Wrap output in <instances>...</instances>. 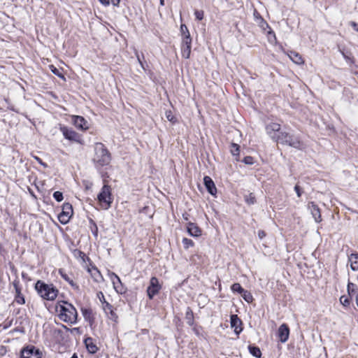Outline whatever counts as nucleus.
<instances>
[{
	"mask_svg": "<svg viewBox=\"0 0 358 358\" xmlns=\"http://www.w3.org/2000/svg\"><path fill=\"white\" fill-rule=\"evenodd\" d=\"M340 302L344 306H348L350 305V299L346 296H341Z\"/></svg>",
	"mask_w": 358,
	"mask_h": 358,
	"instance_id": "4c0bfd02",
	"label": "nucleus"
},
{
	"mask_svg": "<svg viewBox=\"0 0 358 358\" xmlns=\"http://www.w3.org/2000/svg\"><path fill=\"white\" fill-rule=\"evenodd\" d=\"M275 141L283 145H287L299 150H302L305 148L304 144L300 141L298 138L294 137L287 132H280L278 135Z\"/></svg>",
	"mask_w": 358,
	"mask_h": 358,
	"instance_id": "20e7f679",
	"label": "nucleus"
},
{
	"mask_svg": "<svg viewBox=\"0 0 358 358\" xmlns=\"http://www.w3.org/2000/svg\"><path fill=\"white\" fill-rule=\"evenodd\" d=\"M59 273L62 277V278L67 281L71 285V287L78 288V286L76 285V283H74L73 279L68 274H66L62 269H60L59 271Z\"/></svg>",
	"mask_w": 358,
	"mask_h": 358,
	"instance_id": "393cba45",
	"label": "nucleus"
},
{
	"mask_svg": "<svg viewBox=\"0 0 358 358\" xmlns=\"http://www.w3.org/2000/svg\"><path fill=\"white\" fill-rule=\"evenodd\" d=\"M73 214V208L69 203L63 204L62 210L58 215V220L62 224H66Z\"/></svg>",
	"mask_w": 358,
	"mask_h": 358,
	"instance_id": "423d86ee",
	"label": "nucleus"
},
{
	"mask_svg": "<svg viewBox=\"0 0 358 358\" xmlns=\"http://www.w3.org/2000/svg\"><path fill=\"white\" fill-rule=\"evenodd\" d=\"M97 199L101 208L104 210L108 209L111 206L113 200L110 187L108 185H104L98 194Z\"/></svg>",
	"mask_w": 358,
	"mask_h": 358,
	"instance_id": "39448f33",
	"label": "nucleus"
},
{
	"mask_svg": "<svg viewBox=\"0 0 358 358\" xmlns=\"http://www.w3.org/2000/svg\"><path fill=\"white\" fill-rule=\"evenodd\" d=\"M349 262L350 263L351 269L353 271H358V254H351L349 257Z\"/></svg>",
	"mask_w": 358,
	"mask_h": 358,
	"instance_id": "4be33fe9",
	"label": "nucleus"
},
{
	"mask_svg": "<svg viewBox=\"0 0 358 358\" xmlns=\"http://www.w3.org/2000/svg\"><path fill=\"white\" fill-rule=\"evenodd\" d=\"M242 322L236 315L231 316V326L234 329V332L238 335L243 330L241 327Z\"/></svg>",
	"mask_w": 358,
	"mask_h": 358,
	"instance_id": "4468645a",
	"label": "nucleus"
},
{
	"mask_svg": "<svg viewBox=\"0 0 358 358\" xmlns=\"http://www.w3.org/2000/svg\"><path fill=\"white\" fill-rule=\"evenodd\" d=\"M240 146L236 143H231L230 147L231 153L236 157L239 155Z\"/></svg>",
	"mask_w": 358,
	"mask_h": 358,
	"instance_id": "cd10ccee",
	"label": "nucleus"
},
{
	"mask_svg": "<svg viewBox=\"0 0 358 358\" xmlns=\"http://www.w3.org/2000/svg\"><path fill=\"white\" fill-rule=\"evenodd\" d=\"M347 290H348V294L350 295L352 293H355L357 290V286L351 282H348Z\"/></svg>",
	"mask_w": 358,
	"mask_h": 358,
	"instance_id": "c756f323",
	"label": "nucleus"
},
{
	"mask_svg": "<svg viewBox=\"0 0 358 358\" xmlns=\"http://www.w3.org/2000/svg\"><path fill=\"white\" fill-rule=\"evenodd\" d=\"M182 243L185 249H188L194 245V242L191 239L187 238H184L182 239Z\"/></svg>",
	"mask_w": 358,
	"mask_h": 358,
	"instance_id": "f704fd0d",
	"label": "nucleus"
},
{
	"mask_svg": "<svg viewBox=\"0 0 358 358\" xmlns=\"http://www.w3.org/2000/svg\"><path fill=\"white\" fill-rule=\"evenodd\" d=\"M287 55L290 59L296 64H302L304 63L302 57L295 51H289L287 52Z\"/></svg>",
	"mask_w": 358,
	"mask_h": 358,
	"instance_id": "6ab92c4d",
	"label": "nucleus"
},
{
	"mask_svg": "<svg viewBox=\"0 0 358 358\" xmlns=\"http://www.w3.org/2000/svg\"><path fill=\"white\" fill-rule=\"evenodd\" d=\"M294 190L299 197L301 196V191L299 185H296L294 187Z\"/></svg>",
	"mask_w": 358,
	"mask_h": 358,
	"instance_id": "c03bdc74",
	"label": "nucleus"
},
{
	"mask_svg": "<svg viewBox=\"0 0 358 358\" xmlns=\"http://www.w3.org/2000/svg\"><path fill=\"white\" fill-rule=\"evenodd\" d=\"M73 123L79 129L87 130L89 128L87 121L82 116L73 115Z\"/></svg>",
	"mask_w": 358,
	"mask_h": 358,
	"instance_id": "9b49d317",
	"label": "nucleus"
},
{
	"mask_svg": "<svg viewBox=\"0 0 358 358\" xmlns=\"http://www.w3.org/2000/svg\"><path fill=\"white\" fill-rule=\"evenodd\" d=\"M49 68L52 73H54L55 75L57 76L58 77L62 78L64 80H66L65 77L62 73L61 71L59 69H57L55 66L50 65Z\"/></svg>",
	"mask_w": 358,
	"mask_h": 358,
	"instance_id": "bb28decb",
	"label": "nucleus"
},
{
	"mask_svg": "<svg viewBox=\"0 0 358 358\" xmlns=\"http://www.w3.org/2000/svg\"><path fill=\"white\" fill-rule=\"evenodd\" d=\"M261 27L262 28V29L264 30H266V28H268L269 29V31H268V34H273L274 36H275V34L273 33V31H272L268 24V23H266V22H264L263 20H262V24H260Z\"/></svg>",
	"mask_w": 358,
	"mask_h": 358,
	"instance_id": "ea45409f",
	"label": "nucleus"
},
{
	"mask_svg": "<svg viewBox=\"0 0 358 358\" xmlns=\"http://www.w3.org/2000/svg\"><path fill=\"white\" fill-rule=\"evenodd\" d=\"M280 130V124L276 122H271L266 126L267 134L275 141L278 137L277 132Z\"/></svg>",
	"mask_w": 358,
	"mask_h": 358,
	"instance_id": "9d476101",
	"label": "nucleus"
},
{
	"mask_svg": "<svg viewBox=\"0 0 358 358\" xmlns=\"http://www.w3.org/2000/svg\"><path fill=\"white\" fill-rule=\"evenodd\" d=\"M250 352L255 357L259 358L262 355L260 349L255 346H249Z\"/></svg>",
	"mask_w": 358,
	"mask_h": 358,
	"instance_id": "a878e982",
	"label": "nucleus"
},
{
	"mask_svg": "<svg viewBox=\"0 0 358 358\" xmlns=\"http://www.w3.org/2000/svg\"><path fill=\"white\" fill-rule=\"evenodd\" d=\"M245 201L248 204H254L256 201L255 197L252 194H250L245 196Z\"/></svg>",
	"mask_w": 358,
	"mask_h": 358,
	"instance_id": "473e14b6",
	"label": "nucleus"
},
{
	"mask_svg": "<svg viewBox=\"0 0 358 358\" xmlns=\"http://www.w3.org/2000/svg\"><path fill=\"white\" fill-rule=\"evenodd\" d=\"M53 197L57 201H62L63 200V194L59 191H56L53 194Z\"/></svg>",
	"mask_w": 358,
	"mask_h": 358,
	"instance_id": "e433bc0d",
	"label": "nucleus"
},
{
	"mask_svg": "<svg viewBox=\"0 0 358 358\" xmlns=\"http://www.w3.org/2000/svg\"><path fill=\"white\" fill-rule=\"evenodd\" d=\"M14 287L15 289V300L18 304H24L25 303V300L24 296L20 292V289L16 283H14Z\"/></svg>",
	"mask_w": 358,
	"mask_h": 358,
	"instance_id": "5701e85b",
	"label": "nucleus"
},
{
	"mask_svg": "<svg viewBox=\"0 0 358 358\" xmlns=\"http://www.w3.org/2000/svg\"><path fill=\"white\" fill-rule=\"evenodd\" d=\"M166 119L172 123H175L177 120L171 110H166L165 113Z\"/></svg>",
	"mask_w": 358,
	"mask_h": 358,
	"instance_id": "2f4dec72",
	"label": "nucleus"
},
{
	"mask_svg": "<svg viewBox=\"0 0 358 358\" xmlns=\"http://www.w3.org/2000/svg\"><path fill=\"white\" fill-rule=\"evenodd\" d=\"M99 1L104 6H108L110 4V0H99Z\"/></svg>",
	"mask_w": 358,
	"mask_h": 358,
	"instance_id": "a18cd8bd",
	"label": "nucleus"
},
{
	"mask_svg": "<svg viewBox=\"0 0 358 358\" xmlns=\"http://www.w3.org/2000/svg\"><path fill=\"white\" fill-rule=\"evenodd\" d=\"M194 15L196 18V20H201L203 19V17H204V13L203 10H196L194 11Z\"/></svg>",
	"mask_w": 358,
	"mask_h": 358,
	"instance_id": "58836bf2",
	"label": "nucleus"
},
{
	"mask_svg": "<svg viewBox=\"0 0 358 358\" xmlns=\"http://www.w3.org/2000/svg\"><path fill=\"white\" fill-rule=\"evenodd\" d=\"M110 280H111L113 288L118 294H124L126 292L127 288L122 285L120 278L113 272L108 273Z\"/></svg>",
	"mask_w": 358,
	"mask_h": 358,
	"instance_id": "0eeeda50",
	"label": "nucleus"
},
{
	"mask_svg": "<svg viewBox=\"0 0 358 358\" xmlns=\"http://www.w3.org/2000/svg\"><path fill=\"white\" fill-rule=\"evenodd\" d=\"M88 272L90 273L92 278L96 282H101L103 280V276L101 275L100 271L96 268L92 267L91 268H88Z\"/></svg>",
	"mask_w": 358,
	"mask_h": 358,
	"instance_id": "a211bd4d",
	"label": "nucleus"
},
{
	"mask_svg": "<svg viewBox=\"0 0 358 358\" xmlns=\"http://www.w3.org/2000/svg\"><path fill=\"white\" fill-rule=\"evenodd\" d=\"M342 55H343L344 57L347 58V57L345 55V53L343 52H342Z\"/></svg>",
	"mask_w": 358,
	"mask_h": 358,
	"instance_id": "864d4df0",
	"label": "nucleus"
},
{
	"mask_svg": "<svg viewBox=\"0 0 358 358\" xmlns=\"http://www.w3.org/2000/svg\"><path fill=\"white\" fill-rule=\"evenodd\" d=\"M36 160H37L39 163H41V164H43V165L45 166L44 164H43V163H42V161H41V159L40 158H38V157H36Z\"/></svg>",
	"mask_w": 358,
	"mask_h": 358,
	"instance_id": "3c124183",
	"label": "nucleus"
},
{
	"mask_svg": "<svg viewBox=\"0 0 358 358\" xmlns=\"http://www.w3.org/2000/svg\"><path fill=\"white\" fill-rule=\"evenodd\" d=\"M186 319L187 324L189 326H192L193 324V313L189 308H188L187 311Z\"/></svg>",
	"mask_w": 358,
	"mask_h": 358,
	"instance_id": "7c9ffc66",
	"label": "nucleus"
},
{
	"mask_svg": "<svg viewBox=\"0 0 358 358\" xmlns=\"http://www.w3.org/2000/svg\"><path fill=\"white\" fill-rule=\"evenodd\" d=\"M241 294L245 301H247L248 303L252 302L253 299L250 292H249L247 290H244Z\"/></svg>",
	"mask_w": 358,
	"mask_h": 358,
	"instance_id": "c85d7f7f",
	"label": "nucleus"
},
{
	"mask_svg": "<svg viewBox=\"0 0 358 358\" xmlns=\"http://www.w3.org/2000/svg\"><path fill=\"white\" fill-rule=\"evenodd\" d=\"M136 57H137V59H138V62L140 63V64L141 65V66L143 68V66L142 62H141V59H140V57H139L138 53V52H137V51L136 52Z\"/></svg>",
	"mask_w": 358,
	"mask_h": 358,
	"instance_id": "8fccbe9b",
	"label": "nucleus"
},
{
	"mask_svg": "<svg viewBox=\"0 0 358 358\" xmlns=\"http://www.w3.org/2000/svg\"><path fill=\"white\" fill-rule=\"evenodd\" d=\"M180 32L182 35V44H192V38L189 31L185 24L180 25Z\"/></svg>",
	"mask_w": 358,
	"mask_h": 358,
	"instance_id": "ddd939ff",
	"label": "nucleus"
},
{
	"mask_svg": "<svg viewBox=\"0 0 358 358\" xmlns=\"http://www.w3.org/2000/svg\"><path fill=\"white\" fill-rule=\"evenodd\" d=\"M351 25L354 27V29L358 31V24L355 22H351Z\"/></svg>",
	"mask_w": 358,
	"mask_h": 358,
	"instance_id": "09e8293b",
	"label": "nucleus"
},
{
	"mask_svg": "<svg viewBox=\"0 0 358 358\" xmlns=\"http://www.w3.org/2000/svg\"><path fill=\"white\" fill-rule=\"evenodd\" d=\"M120 0H112V3L115 6H118L120 4Z\"/></svg>",
	"mask_w": 358,
	"mask_h": 358,
	"instance_id": "de8ad7c7",
	"label": "nucleus"
},
{
	"mask_svg": "<svg viewBox=\"0 0 358 358\" xmlns=\"http://www.w3.org/2000/svg\"><path fill=\"white\" fill-rule=\"evenodd\" d=\"M203 182L208 192L210 194L215 195L217 192V189L211 178L209 176H205L203 178Z\"/></svg>",
	"mask_w": 358,
	"mask_h": 358,
	"instance_id": "f3484780",
	"label": "nucleus"
},
{
	"mask_svg": "<svg viewBox=\"0 0 358 358\" xmlns=\"http://www.w3.org/2000/svg\"><path fill=\"white\" fill-rule=\"evenodd\" d=\"M96 296L99 301L101 303V304L104 303V301H106L105 299L104 294L102 292H99L96 294Z\"/></svg>",
	"mask_w": 358,
	"mask_h": 358,
	"instance_id": "a19ab883",
	"label": "nucleus"
},
{
	"mask_svg": "<svg viewBox=\"0 0 358 358\" xmlns=\"http://www.w3.org/2000/svg\"><path fill=\"white\" fill-rule=\"evenodd\" d=\"M95 155L94 157V163L100 166L109 164L111 160L110 154L101 143H96L94 147Z\"/></svg>",
	"mask_w": 358,
	"mask_h": 358,
	"instance_id": "7ed1b4c3",
	"label": "nucleus"
},
{
	"mask_svg": "<svg viewBox=\"0 0 358 358\" xmlns=\"http://www.w3.org/2000/svg\"><path fill=\"white\" fill-rule=\"evenodd\" d=\"M108 313L110 314L111 315V318L112 319H114V318H116L117 317V315L115 313V312L113 311V309L112 308V311H108Z\"/></svg>",
	"mask_w": 358,
	"mask_h": 358,
	"instance_id": "49530a36",
	"label": "nucleus"
},
{
	"mask_svg": "<svg viewBox=\"0 0 358 358\" xmlns=\"http://www.w3.org/2000/svg\"><path fill=\"white\" fill-rule=\"evenodd\" d=\"M160 1V5L161 6H164V0H159Z\"/></svg>",
	"mask_w": 358,
	"mask_h": 358,
	"instance_id": "603ef678",
	"label": "nucleus"
},
{
	"mask_svg": "<svg viewBox=\"0 0 358 358\" xmlns=\"http://www.w3.org/2000/svg\"><path fill=\"white\" fill-rule=\"evenodd\" d=\"M289 334V329L287 324H282L278 329V337L282 343L287 341Z\"/></svg>",
	"mask_w": 358,
	"mask_h": 358,
	"instance_id": "2eb2a0df",
	"label": "nucleus"
},
{
	"mask_svg": "<svg viewBox=\"0 0 358 358\" xmlns=\"http://www.w3.org/2000/svg\"><path fill=\"white\" fill-rule=\"evenodd\" d=\"M161 287L159 284L158 279L155 277H152L150 281V285L147 289V292L149 298L151 299L153 296L157 294Z\"/></svg>",
	"mask_w": 358,
	"mask_h": 358,
	"instance_id": "1a4fd4ad",
	"label": "nucleus"
},
{
	"mask_svg": "<svg viewBox=\"0 0 358 358\" xmlns=\"http://www.w3.org/2000/svg\"><path fill=\"white\" fill-rule=\"evenodd\" d=\"M85 344L89 352L92 354L96 353L98 350V348L94 343L93 339L92 338L89 337L85 339Z\"/></svg>",
	"mask_w": 358,
	"mask_h": 358,
	"instance_id": "412c9836",
	"label": "nucleus"
},
{
	"mask_svg": "<svg viewBox=\"0 0 358 358\" xmlns=\"http://www.w3.org/2000/svg\"><path fill=\"white\" fill-rule=\"evenodd\" d=\"M21 358H41V357L38 349L33 345H29L22 350Z\"/></svg>",
	"mask_w": 358,
	"mask_h": 358,
	"instance_id": "6e6552de",
	"label": "nucleus"
},
{
	"mask_svg": "<svg viewBox=\"0 0 358 358\" xmlns=\"http://www.w3.org/2000/svg\"><path fill=\"white\" fill-rule=\"evenodd\" d=\"M243 162L246 164H253V158L252 157L248 156L244 157Z\"/></svg>",
	"mask_w": 358,
	"mask_h": 358,
	"instance_id": "79ce46f5",
	"label": "nucleus"
},
{
	"mask_svg": "<svg viewBox=\"0 0 358 358\" xmlns=\"http://www.w3.org/2000/svg\"><path fill=\"white\" fill-rule=\"evenodd\" d=\"M60 131H62L65 138L70 141H76L77 133L73 130L69 129L67 127L61 126Z\"/></svg>",
	"mask_w": 358,
	"mask_h": 358,
	"instance_id": "dca6fc26",
	"label": "nucleus"
},
{
	"mask_svg": "<svg viewBox=\"0 0 358 358\" xmlns=\"http://www.w3.org/2000/svg\"><path fill=\"white\" fill-rule=\"evenodd\" d=\"M266 233L264 231H262V230H259L258 231V237L259 239H262L264 238L265 236H266Z\"/></svg>",
	"mask_w": 358,
	"mask_h": 358,
	"instance_id": "37998d69",
	"label": "nucleus"
},
{
	"mask_svg": "<svg viewBox=\"0 0 358 358\" xmlns=\"http://www.w3.org/2000/svg\"><path fill=\"white\" fill-rule=\"evenodd\" d=\"M231 290L233 292H237L239 294H242V292L245 290L242 288L239 283H234L231 285Z\"/></svg>",
	"mask_w": 358,
	"mask_h": 358,
	"instance_id": "72a5a7b5",
	"label": "nucleus"
},
{
	"mask_svg": "<svg viewBox=\"0 0 358 358\" xmlns=\"http://www.w3.org/2000/svg\"><path fill=\"white\" fill-rule=\"evenodd\" d=\"M191 45L192 44H188V45L182 44V47H181L182 55L185 59H188L190 56Z\"/></svg>",
	"mask_w": 358,
	"mask_h": 358,
	"instance_id": "b1692460",
	"label": "nucleus"
},
{
	"mask_svg": "<svg viewBox=\"0 0 358 358\" xmlns=\"http://www.w3.org/2000/svg\"><path fill=\"white\" fill-rule=\"evenodd\" d=\"M308 208L310 211L315 221L316 222H320L322 221V217L319 207L314 202H309L308 204Z\"/></svg>",
	"mask_w": 358,
	"mask_h": 358,
	"instance_id": "f8f14e48",
	"label": "nucleus"
},
{
	"mask_svg": "<svg viewBox=\"0 0 358 358\" xmlns=\"http://www.w3.org/2000/svg\"><path fill=\"white\" fill-rule=\"evenodd\" d=\"M113 306L107 301H104V303L102 304V308L104 312L108 314V311H112Z\"/></svg>",
	"mask_w": 358,
	"mask_h": 358,
	"instance_id": "c9c22d12",
	"label": "nucleus"
},
{
	"mask_svg": "<svg viewBox=\"0 0 358 358\" xmlns=\"http://www.w3.org/2000/svg\"><path fill=\"white\" fill-rule=\"evenodd\" d=\"M187 231L192 236L198 237L201 236V229L194 224L189 223L187 226Z\"/></svg>",
	"mask_w": 358,
	"mask_h": 358,
	"instance_id": "aec40b11",
	"label": "nucleus"
},
{
	"mask_svg": "<svg viewBox=\"0 0 358 358\" xmlns=\"http://www.w3.org/2000/svg\"><path fill=\"white\" fill-rule=\"evenodd\" d=\"M35 289L38 294L44 299L48 301L54 300L58 294V290L52 284H45L38 280L35 285Z\"/></svg>",
	"mask_w": 358,
	"mask_h": 358,
	"instance_id": "f03ea898",
	"label": "nucleus"
},
{
	"mask_svg": "<svg viewBox=\"0 0 358 358\" xmlns=\"http://www.w3.org/2000/svg\"><path fill=\"white\" fill-rule=\"evenodd\" d=\"M56 311L59 319L69 324H75L77 321L78 313L75 307L67 302L63 301L56 306Z\"/></svg>",
	"mask_w": 358,
	"mask_h": 358,
	"instance_id": "f257e3e1",
	"label": "nucleus"
}]
</instances>
